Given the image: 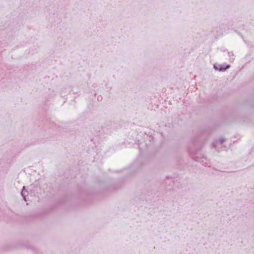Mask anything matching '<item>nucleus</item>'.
I'll return each mask as SVG.
<instances>
[{"label":"nucleus","instance_id":"nucleus-1","mask_svg":"<svg viewBox=\"0 0 254 254\" xmlns=\"http://www.w3.org/2000/svg\"><path fill=\"white\" fill-rule=\"evenodd\" d=\"M230 67V65H227L225 67H224L223 66H222V65H220V64H218V65H216V64H214V68L216 69V70H218L220 71H224L225 70H226V69H228Z\"/></svg>","mask_w":254,"mask_h":254},{"label":"nucleus","instance_id":"nucleus-2","mask_svg":"<svg viewBox=\"0 0 254 254\" xmlns=\"http://www.w3.org/2000/svg\"><path fill=\"white\" fill-rule=\"evenodd\" d=\"M229 57L231 58V57H233L234 56V55L233 54H231L230 53H229ZM232 59H234V58L233 57L231 58Z\"/></svg>","mask_w":254,"mask_h":254},{"label":"nucleus","instance_id":"nucleus-3","mask_svg":"<svg viewBox=\"0 0 254 254\" xmlns=\"http://www.w3.org/2000/svg\"><path fill=\"white\" fill-rule=\"evenodd\" d=\"M220 142H221V143H222L225 141V139H224V138H221V139H220Z\"/></svg>","mask_w":254,"mask_h":254},{"label":"nucleus","instance_id":"nucleus-4","mask_svg":"<svg viewBox=\"0 0 254 254\" xmlns=\"http://www.w3.org/2000/svg\"><path fill=\"white\" fill-rule=\"evenodd\" d=\"M21 195H22V196L23 197V199L25 201H26V198H25V196H23V193L22 192H21Z\"/></svg>","mask_w":254,"mask_h":254}]
</instances>
